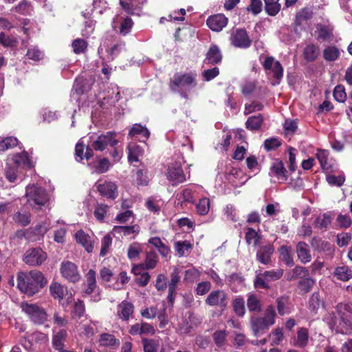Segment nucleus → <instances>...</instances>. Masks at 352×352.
Wrapping results in <instances>:
<instances>
[{"mask_svg":"<svg viewBox=\"0 0 352 352\" xmlns=\"http://www.w3.org/2000/svg\"><path fill=\"white\" fill-rule=\"evenodd\" d=\"M47 283V280L43 274L36 270L19 272L17 274V287L28 296L38 293Z\"/></svg>","mask_w":352,"mask_h":352,"instance_id":"obj_1","label":"nucleus"},{"mask_svg":"<svg viewBox=\"0 0 352 352\" xmlns=\"http://www.w3.org/2000/svg\"><path fill=\"white\" fill-rule=\"evenodd\" d=\"M338 317L334 313L329 314L324 318L331 330L336 333H348L352 330V305H337Z\"/></svg>","mask_w":352,"mask_h":352,"instance_id":"obj_2","label":"nucleus"},{"mask_svg":"<svg viewBox=\"0 0 352 352\" xmlns=\"http://www.w3.org/2000/svg\"><path fill=\"white\" fill-rule=\"evenodd\" d=\"M296 168L295 155H289L288 160L275 159L272 162L269 175L276 178L280 183H284L289 177V173L295 171Z\"/></svg>","mask_w":352,"mask_h":352,"instance_id":"obj_3","label":"nucleus"},{"mask_svg":"<svg viewBox=\"0 0 352 352\" xmlns=\"http://www.w3.org/2000/svg\"><path fill=\"white\" fill-rule=\"evenodd\" d=\"M12 162L13 165L8 163L5 173L6 177L11 183L23 180V178L18 175L20 170H28L34 166V162L30 155H13Z\"/></svg>","mask_w":352,"mask_h":352,"instance_id":"obj_4","label":"nucleus"},{"mask_svg":"<svg viewBox=\"0 0 352 352\" xmlns=\"http://www.w3.org/2000/svg\"><path fill=\"white\" fill-rule=\"evenodd\" d=\"M276 311L273 305H268L263 316L252 315L250 318V328L254 336L264 333L275 323Z\"/></svg>","mask_w":352,"mask_h":352,"instance_id":"obj_5","label":"nucleus"},{"mask_svg":"<svg viewBox=\"0 0 352 352\" xmlns=\"http://www.w3.org/2000/svg\"><path fill=\"white\" fill-rule=\"evenodd\" d=\"M25 197L27 204L36 210H41L49 201L50 197L46 190L37 185L29 184L25 188Z\"/></svg>","mask_w":352,"mask_h":352,"instance_id":"obj_6","label":"nucleus"},{"mask_svg":"<svg viewBox=\"0 0 352 352\" xmlns=\"http://www.w3.org/2000/svg\"><path fill=\"white\" fill-rule=\"evenodd\" d=\"M119 140L117 138V133L115 131H107L105 133L98 135L96 140L91 144L92 148L98 152L107 150L110 154H118V145Z\"/></svg>","mask_w":352,"mask_h":352,"instance_id":"obj_7","label":"nucleus"},{"mask_svg":"<svg viewBox=\"0 0 352 352\" xmlns=\"http://www.w3.org/2000/svg\"><path fill=\"white\" fill-rule=\"evenodd\" d=\"M197 85L196 74L192 73L176 74L170 82L171 90L179 92L185 98L187 97L186 91L195 88Z\"/></svg>","mask_w":352,"mask_h":352,"instance_id":"obj_8","label":"nucleus"},{"mask_svg":"<svg viewBox=\"0 0 352 352\" xmlns=\"http://www.w3.org/2000/svg\"><path fill=\"white\" fill-rule=\"evenodd\" d=\"M75 160L83 164H87L94 173H103L110 167L109 160L99 155H76Z\"/></svg>","mask_w":352,"mask_h":352,"instance_id":"obj_9","label":"nucleus"},{"mask_svg":"<svg viewBox=\"0 0 352 352\" xmlns=\"http://www.w3.org/2000/svg\"><path fill=\"white\" fill-rule=\"evenodd\" d=\"M183 158L180 157L175 162L171 163L168 165L166 177L169 182L173 186H177L186 181V175L182 168V163Z\"/></svg>","mask_w":352,"mask_h":352,"instance_id":"obj_10","label":"nucleus"},{"mask_svg":"<svg viewBox=\"0 0 352 352\" xmlns=\"http://www.w3.org/2000/svg\"><path fill=\"white\" fill-rule=\"evenodd\" d=\"M22 310L28 315L30 318L35 323L42 324L47 320V314L44 309L36 304L23 302Z\"/></svg>","mask_w":352,"mask_h":352,"instance_id":"obj_11","label":"nucleus"},{"mask_svg":"<svg viewBox=\"0 0 352 352\" xmlns=\"http://www.w3.org/2000/svg\"><path fill=\"white\" fill-rule=\"evenodd\" d=\"M50 292L53 298L58 299L62 305H67L72 300V294L67 288L58 283H53L50 287Z\"/></svg>","mask_w":352,"mask_h":352,"instance_id":"obj_12","label":"nucleus"},{"mask_svg":"<svg viewBox=\"0 0 352 352\" xmlns=\"http://www.w3.org/2000/svg\"><path fill=\"white\" fill-rule=\"evenodd\" d=\"M47 258V254L39 248L27 250L23 255V261L28 265H41Z\"/></svg>","mask_w":352,"mask_h":352,"instance_id":"obj_13","label":"nucleus"},{"mask_svg":"<svg viewBox=\"0 0 352 352\" xmlns=\"http://www.w3.org/2000/svg\"><path fill=\"white\" fill-rule=\"evenodd\" d=\"M205 302L210 307H217L224 309L228 303V297L225 291L214 290L209 294Z\"/></svg>","mask_w":352,"mask_h":352,"instance_id":"obj_14","label":"nucleus"},{"mask_svg":"<svg viewBox=\"0 0 352 352\" xmlns=\"http://www.w3.org/2000/svg\"><path fill=\"white\" fill-rule=\"evenodd\" d=\"M154 256L152 252H150L146 256V262L144 264L137 265L133 267L134 274H140V276L137 278L138 283L141 286H145L150 278V276L146 272L141 273V270L143 268L152 269L154 267Z\"/></svg>","mask_w":352,"mask_h":352,"instance_id":"obj_15","label":"nucleus"},{"mask_svg":"<svg viewBox=\"0 0 352 352\" xmlns=\"http://www.w3.org/2000/svg\"><path fill=\"white\" fill-rule=\"evenodd\" d=\"M263 67L265 70L272 71L273 73V77L276 80L273 85L279 84L283 76V67L280 63L275 60L272 56H267L263 63Z\"/></svg>","mask_w":352,"mask_h":352,"instance_id":"obj_16","label":"nucleus"},{"mask_svg":"<svg viewBox=\"0 0 352 352\" xmlns=\"http://www.w3.org/2000/svg\"><path fill=\"white\" fill-rule=\"evenodd\" d=\"M231 43L236 47L248 48L252 45L248 32L245 29H236L230 37Z\"/></svg>","mask_w":352,"mask_h":352,"instance_id":"obj_17","label":"nucleus"},{"mask_svg":"<svg viewBox=\"0 0 352 352\" xmlns=\"http://www.w3.org/2000/svg\"><path fill=\"white\" fill-rule=\"evenodd\" d=\"M60 270L62 276L72 283L78 282L80 279L78 267L71 261H63Z\"/></svg>","mask_w":352,"mask_h":352,"instance_id":"obj_18","label":"nucleus"},{"mask_svg":"<svg viewBox=\"0 0 352 352\" xmlns=\"http://www.w3.org/2000/svg\"><path fill=\"white\" fill-rule=\"evenodd\" d=\"M98 192L108 199H115L118 196V188L115 183L110 181H98L96 183Z\"/></svg>","mask_w":352,"mask_h":352,"instance_id":"obj_19","label":"nucleus"},{"mask_svg":"<svg viewBox=\"0 0 352 352\" xmlns=\"http://www.w3.org/2000/svg\"><path fill=\"white\" fill-rule=\"evenodd\" d=\"M228 19L223 14H217L210 16L206 24L214 32H219L228 24Z\"/></svg>","mask_w":352,"mask_h":352,"instance_id":"obj_20","label":"nucleus"},{"mask_svg":"<svg viewBox=\"0 0 352 352\" xmlns=\"http://www.w3.org/2000/svg\"><path fill=\"white\" fill-rule=\"evenodd\" d=\"M75 236L76 241L82 245L87 252H93L96 241V237L94 234L89 235L82 230H79L76 233Z\"/></svg>","mask_w":352,"mask_h":352,"instance_id":"obj_21","label":"nucleus"},{"mask_svg":"<svg viewBox=\"0 0 352 352\" xmlns=\"http://www.w3.org/2000/svg\"><path fill=\"white\" fill-rule=\"evenodd\" d=\"M223 55L218 45L212 44L206 54L204 60L208 65H218L221 63Z\"/></svg>","mask_w":352,"mask_h":352,"instance_id":"obj_22","label":"nucleus"},{"mask_svg":"<svg viewBox=\"0 0 352 352\" xmlns=\"http://www.w3.org/2000/svg\"><path fill=\"white\" fill-rule=\"evenodd\" d=\"M149 135L150 133L147 128L140 124H134L129 132V136L131 138L138 140L144 144L149 138Z\"/></svg>","mask_w":352,"mask_h":352,"instance_id":"obj_23","label":"nucleus"},{"mask_svg":"<svg viewBox=\"0 0 352 352\" xmlns=\"http://www.w3.org/2000/svg\"><path fill=\"white\" fill-rule=\"evenodd\" d=\"M134 313L133 305L126 300L121 302L117 307L118 317L124 321H128Z\"/></svg>","mask_w":352,"mask_h":352,"instance_id":"obj_24","label":"nucleus"},{"mask_svg":"<svg viewBox=\"0 0 352 352\" xmlns=\"http://www.w3.org/2000/svg\"><path fill=\"white\" fill-rule=\"evenodd\" d=\"M274 252V248L272 244L262 245L257 250L256 259L260 263L267 265L271 262V256Z\"/></svg>","mask_w":352,"mask_h":352,"instance_id":"obj_25","label":"nucleus"},{"mask_svg":"<svg viewBox=\"0 0 352 352\" xmlns=\"http://www.w3.org/2000/svg\"><path fill=\"white\" fill-rule=\"evenodd\" d=\"M296 251L298 258L301 263L306 264L311 261L310 250L309 245L303 241L298 243Z\"/></svg>","mask_w":352,"mask_h":352,"instance_id":"obj_26","label":"nucleus"},{"mask_svg":"<svg viewBox=\"0 0 352 352\" xmlns=\"http://www.w3.org/2000/svg\"><path fill=\"white\" fill-rule=\"evenodd\" d=\"M309 339V331L307 328L300 327L298 329L296 336L294 338V346L305 348L307 346Z\"/></svg>","mask_w":352,"mask_h":352,"instance_id":"obj_27","label":"nucleus"},{"mask_svg":"<svg viewBox=\"0 0 352 352\" xmlns=\"http://www.w3.org/2000/svg\"><path fill=\"white\" fill-rule=\"evenodd\" d=\"M179 280V270L175 267L170 274V281L168 285V295L167 298L171 305H173L174 300V293Z\"/></svg>","mask_w":352,"mask_h":352,"instance_id":"obj_28","label":"nucleus"},{"mask_svg":"<svg viewBox=\"0 0 352 352\" xmlns=\"http://www.w3.org/2000/svg\"><path fill=\"white\" fill-rule=\"evenodd\" d=\"M333 219V214L331 212H327L318 215L314 221V226L320 230H326L331 224Z\"/></svg>","mask_w":352,"mask_h":352,"instance_id":"obj_29","label":"nucleus"},{"mask_svg":"<svg viewBox=\"0 0 352 352\" xmlns=\"http://www.w3.org/2000/svg\"><path fill=\"white\" fill-rule=\"evenodd\" d=\"M141 3H143V0H120L122 10L129 14H135Z\"/></svg>","mask_w":352,"mask_h":352,"instance_id":"obj_30","label":"nucleus"},{"mask_svg":"<svg viewBox=\"0 0 352 352\" xmlns=\"http://www.w3.org/2000/svg\"><path fill=\"white\" fill-rule=\"evenodd\" d=\"M32 10L33 7L30 1L21 0L16 6L12 8L11 11L21 15L28 16L31 14Z\"/></svg>","mask_w":352,"mask_h":352,"instance_id":"obj_31","label":"nucleus"},{"mask_svg":"<svg viewBox=\"0 0 352 352\" xmlns=\"http://www.w3.org/2000/svg\"><path fill=\"white\" fill-rule=\"evenodd\" d=\"M320 54L319 47L313 43L307 45L303 50L304 58L307 62H314Z\"/></svg>","mask_w":352,"mask_h":352,"instance_id":"obj_32","label":"nucleus"},{"mask_svg":"<svg viewBox=\"0 0 352 352\" xmlns=\"http://www.w3.org/2000/svg\"><path fill=\"white\" fill-rule=\"evenodd\" d=\"M99 343L100 346H109L112 349L118 348L120 344L119 340L116 339L113 335L109 333L101 334Z\"/></svg>","mask_w":352,"mask_h":352,"instance_id":"obj_33","label":"nucleus"},{"mask_svg":"<svg viewBox=\"0 0 352 352\" xmlns=\"http://www.w3.org/2000/svg\"><path fill=\"white\" fill-rule=\"evenodd\" d=\"M263 120V116L261 113L250 116L245 122V128L251 131H258L260 129Z\"/></svg>","mask_w":352,"mask_h":352,"instance_id":"obj_34","label":"nucleus"},{"mask_svg":"<svg viewBox=\"0 0 352 352\" xmlns=\"http://www.w3.org/2000/svg\"><path fill=\"white\" fill-rule=\"evenodd\" d=\"M67 336V332L65 329H59L56 332L52 338V344L56 351L61 350L64 347V342Z\"/></svg>","mask_w":352,"mask_h":352,"instance_id":"obj_35","label":"nucleus"},{"mask_svg":"<svg viewBox=\"0 0 352 352\" xmlns=\"http://www.w3.org/2000/svg\"><path fill=\"white\" fill-rule=\"evenodd\" d=\"M265 3V11L271 16H275L281 9L280 0H263Z\"/></svg>","mask_w":352,"mask_h":352,"instance_id":"obj_36","label":"nucleus"},{"mask_svg":"<svg viewBox=\"0 0 352 352\" xmlns=\"http://www.w3.org/2000/svg\"><path fill=\"white\" fill-rule=\"evenodd\" d=\"M333 276L342 281H348L352 278V270L346 265L339 266L335 269Z\"/></svg>","mask_w":352,"mask_h":352,"instance_id":"obj_37","label":"nucleus"},{"mask_svg":"<svg viewBox=\"0 0 352 352\" xmlns=\"http://www.w3.org/2000/svg\"><path fill=\"white\" fill-rule=\"evenodd\" d=\"M340 56L339 49L334 45L325 47L323 50L322 56L324 59L329 62L336 60Z\"/></svg>","mask_w":352,"mask_h":352,"instance_id":"obj_38","label":"nucleus"},{"mask_svg":"<svg viewBox=\"0 0 352 352\" xmlns=\"http://www.w3.org/2000/svg\"><path fill=\"white\" fill-rule=\"evenodd\" d=\"M280 259L287 266H292L294 264V258L292 253V248L289 246L283 245L278 250Z\"/></svg>","mask_w":352,"mask_h":352,"instance_id":"obj_39","label":"nucleus"},{"mask_svg":"<svg viewBox=\"0 0 352 352\" xmlns=\"http://www.w3.org/2000/svg\"><path fill=\"white\" fill-rule=\"evenodd\" d=\"M278 312L280 316L289 314L291 309L289 307V298L286 296L279 297L276 300Z\"/></svg>","mask_w":352,"mask_h":352,"instance_id":"obj_40","label":"nucleus"},{"mask_svg":"<svg viewBox=\"0 0 352 352\" xmlns=\"http://www.w3.org/2000/svg\"><path fill=\"white\" fill-rule=\"evenodd\" d=\"M247 307L250 311L259 312L262 308V304L255 294H249L247 300Z\"/></svg>","mask_w":352,"mask_h":352,"instance_id":"obj_41","label":"nucleus"},{"mask_svg":"<svg viewBox=\"0 0 352 352\" xmlns=\"http://www.w3.org/2000/svg\"><path fill=\"white\" fill-rule=\"evenodd\" d=\"M113 231L117 234H121L124 236H130L137 234L139 232V228L137 226H114Z\"/></svg>","mask_w":352,"mask_h":352,"instance_id":"obj_42","label":"nucleus"},{"mask_svg":"<svg viewBox=\"0 0 352 352\" xmlns=\"http://www.w3.org/2000/svg\"><path fill=\"white\" fill-rule=\"evenodd\" d=\"M309 270L302 266H296L288 274V279L289 280L296 279L298 278H303L304 277L309 276Z\"/></svg>","mask_w":352,"mask_h":352,"instance_id":"obj_43","label":"nucleus"},{"mask_svg":"<svg viewBox=\"0 0 352 352\" xmlns=\"http://www.w3.org/2000/svg\"><path fill=\"white\" fill-rule=\"evenodd\" d=\"M313 12L308 8H302L296 13L295 17V24L300 25L303 21H306L312 17Z\"/></svg>","mask_w":352,"mask_h":352,"instance_id":"obj_44","label":"nucleus"},{"mask_svg":"<svg viewBox=\"0 0 352 352\" xmlns=\"http://www.w3.org/2000/svg\"><path fill=\"white\" fill-rule=\"evenodd\" d=\"M86 278L87 282V287L85 289V294L89 295L94 293L96 287L95 271L93 270H89L86 275Z\"/></svg>","mask_w":352,"mask_h":352,"instance_id":"obj_45","label":"nucleus"},{"mask_svg":"<svg viewBox=\"0 0 352 352\" xmlns=\"http://www.w3.org/2000/svg\"><path fill=\"white\" fill-rule=\"evenodd\" d=\"M13 220L22 226H26L30 223V214L26 211H19L14 214Z\"/></svg>","mask_w":352,"mask_h":352,"instance_id":"obj_46","label":"nucleus"},{"mask_svg":"<svg viewBox=\"0 0 352 352\" xmlns=\"http://www.w3.org/2000/svg\"><path fill=\"white\" fill-rule=\"evenodd\" d=\"M321 167L326 173L335 170L336 166L332 160H329L327 155H317Z\"/></svg>","mask_w":352,"mask_h":352,"instance_id":"obj_47","label":"nucleus"},{"mask_svg":"<svg viewBox=\"0 0 352 352\" xmlns=\"http://www.w3.org/2000/svg\"><path fill=\"white\" fill-rule=\"evenodd\" d=\"M18 144V140L14 137H7L0 140V151H6Z\"/></svg>","mask_w":352,"mask_h":352,"instance_id":"obj_48","label":"nucleus"},{"mask_svg":"<svg viewBox=\"0 0 352 352\" xmlns=\"http://www.w3.org/2000/svg\"><path fill=\"white\" fill-rule=\"evenodd\" d=\"M283 274V270L281 269L265 271L262 273V276L267 282L275 281L280 279Z\"/></svg>","mask_w":352,"mask_h":352,"instance_id":"obj_49","label":"nucleus"},{"mask_svg":"<svg viewBox=\"0 0 352 352\" xmlns=\"http://www.w3.org/2000/svg\"><path fill=\"white\" fill-rule=\"evenodd\" d=\"M142 251V248L140 243H133L128 248L127 256L131 260H135L138 258L140 253Z\"/></svg>","mask_w":352,"mask_h":352,"instance_id":"obj_50","label":"nucleus"},{"mask_svg":"<svg viewBox=\"0 0 352 352\" xmlns=\"http://www.w3.org/2000/svg\"><path fill=\"white\" fill-rule=\"evenodd\" d=\"M72 46L74 52L79 54L83 53L87 50L88 43L82 38H76L72 42Z\"/></svg>","mask_w":352,"mask_h":352,"instance_id":"obj_51","label":"nucleus"},{"mask_svg":"<svg viewBox=\"0 0 352 352\" xmlns=\"http://www.w3.org/2000/svg\"><path fill=\"white\" fill-rule=\"evenodd\" d=\"M210 206V204L208 198H201L196 205L197 211L200 215H205L209 212Z\"/></svg>","mask_w":352,"mask_h":352,"instance_id":"obj_52","label":"nucleus"},{"mask_svg":"<svg viewBox=\"0 0 352 352\" xmlns=\"http://www.w3.org/2000/svg\"><path fill=\"white\" fill-rule=\"evenodd\" d=\"M133 24V21L130 17L124 19L121 22L119 28L120 34L122 36H126L129 34L131 31Z\"/></svg>","mask_w":352,"mask_h":352,"instance_id":"obj_53","label":"nucleus"},{"mask_svg":"<svg viewBox=\"0 0 352 352\" xmlns=\"http://www.w3.org/2000/svg\"><path fill=\"white\" fill-rule=\"evenodd\" d=\"M245 163L248 168L250 171L254 173L255 174L260 171L261 166L254 155H249L245 160Z\"/></svg>","mask_w":352,"mask_h":352,"instance_id":"obj_54","label":"nucleus"},{"mask_svg":"<svg viewBox=\"0 0 352 352\" xmlns=\"http://www.w3.org/2000/svg\"><path fill=\"white\" fill-rule=\"evenodd\" d=\"M0 43L4 47H14L18 45V41L13 36H7L4 32H0Z\"/></svg>","mask_w":352,"mask_h":352,"instance_id":"obj_55","label":"nucleus"},{"mask_svg":"<svg viewBox=\"0 0 352 352\" xmlns=\"http://www.w3.org/2000/svg\"><path fill=\"white\" fill-rule=\"evenodd\" d=\"M177 199L178 204L179 203L182 204L184 202L193 203L192 192L190 189H184L182 192L177 195Z\"/></svg>","mask_w":352,"mask_h":352,"instance_id":"obj_56","label":"nucleus"},{"mask_svg":"<svg viewBox=\"0 0 352 352\" xmlns=\"http://www.w3.org/2000/svg\"><path fill=\"white\" fill-rule=\"evenodd\" d=\"M26 56L34 61H39L43 58V53L37 47H32L28 50Z\"/></svg>","mask_w":352,"mask_h":352,"instance_id":"obj_57","label":"nucleus"},{"mask_svg":"<svg viewBox=\"0 0 352 352\" xmlns=\"http://www.w3.org/2000/svg\"><path fill=\"white\" fill-rule=\"evenodd\" d=\"M262 8L263 3L261 0H250V3L246 8V10L256 16L261 12Z\"/></svg>","mask_w":352,"mask_h":352,"instance_id":"obj_58","label":"nucleus"},{"mask_svg":"<svg viewBox=\"0 0 352 352\" xmlns=\"http://www.w3.org/2000/svg\"><path fill=\"white\" fill-rule=\"evenodd\" d=\"M108 206L105 204H98L94 210V216L98 221H102L108 211Z\"/></svg>","mask_w":352,"mask_h":352,"instance_id":"obj_59","label":"nucleus"},{"mask_svg":"<svg viewBox=\"0 0 352 352\" xmlns=\"http://www.w3.org/2000/svg\"><path fill=\"white\" fill-rule=\"evenodd\" d=\"M245 240L247 243H253L254 245H256L259 241V236L255 230L248 228L245 234Z\"/></svg>","mask_w":352,"mask_h":352,"instance_id":"obj_60","label":"nucleus"},{"mask_svg":"<svg viewBox=\"0 0 352 352\" xmlns=\"http://www.w3.org/2000/svg\"><path fill=\"white\" fill-rule=\"evenodd\" d=\"M333 97L339 102H344L346 99V94L343 85H337L333 90Z\"/></svg>","mask_w":352,"mask_h":352,"instance_id":"obj_61","label":"nucleus"},{"mask_svg":"<svg viewBox=\"0 0 352 352\" xmlns=\"http://www.w3.org/2000/svg\"><path fill=\"white\" fill-rule=\"evenodd\" d=\"M93 148L84 144L83 140L80 139L76 144L75 154H93Z\"/></svg>","mask_w":352,"mask_h":352,"instance_id":"obj_62","label":"nucleus"},{"mask_svg":"<svg viewBox=\"0 0 352 352\" xmlns=\"http://www.w3.org/2000/svg\"><path fill=\"white\" fill-rule=\"evenodd\" d=\"M320 306V298L318 293H314L309 298V309L316 312Z\"/></svg>","mask_w":352,"mask_h":352,"instance_id":"obj_63","label":"nucleus"},{"mask_svg":"<svg viewBox=\"0 0 352 352\" xmlns=\"http://www.w3.org/2000/svg\"><path fill=\"white\" fill-rule=\"evenodd\" d=\"M211 289V283L209 281H202L197 284L195 292L199 296L206 294Z\"/></svg>","mask_w":352,"mask_h":352,"instance_id":"obj_64","label":"nucleus"}]
</instances>
